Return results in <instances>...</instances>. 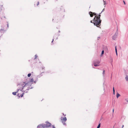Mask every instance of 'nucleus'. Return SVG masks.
<instances>
[{
	"label": "nucleus",
	"instance_id": "obj_1",
	"mask_svg": "<svg viewBox=\"0 0 128 128\" xmlns=\"http://www.w3.org/2000/svg\"><path fill=\"white\" fill-rule=\"evenodd\" d=\"M18 86L20 88L21 87L22 88L20 90V89L18 90L17 91V92L18 93V95L19 97H22L24 94V92L22 91V90L24 89V90H23V91L24 92L25 91V90H28L29 89L28 88L26 89H25L26 88V87H27V88H28V86L26 84H25V82H22L20 84L18 85Z\"/></svg>",
	"mask_w": 128,
	"mask_h": 128
},
{
	"label": "nucleus",
	"instance_id": "obj_2",
	"mask_svg": "<svg viewBox=\"0 0 128 128\" xmlns=\"http://www.w3.org/2000/svg\"><path fill=\"white\" fill-rule=\"evenodd\" d=\"M102 11L99 14L95 16L93 20V23L94 25L97 27H99L101 25L102 20L100 19L101 16L100 14L102 12Z\"/></svg>",
	"mask_w": 128,
	"mask_h": 128
},
{
	"label": "nucleus",
	"instance_id": "obj_3",
	"mask_svg": "<svg viewBox=\"0 0 128 128\" xmlns=\"http://www.w3.org/2000/svg\"><path fill=\"white\" fill-rule=\"evenodd\" d=\"M61 120L62 121V122L64 125H66V123L65 122L66 121L67 119L66 117L64 118L61 117Z\"/></svg>",
	"mask_w": 128,
	"mask_h": 128
},
{
	"label": "nucleus",
	"instance_id": "obj_4",
	"mask_svg": "<svg viewBox=\"0 0 128 128\" xmlns=\"http://www.w3.org/2000/svg\"><path fill=\"white\" fill-rule=\"evenodd\" d=\"M100 63V62L98 61H94L93 63L94 66H99V64Z\"/></svg>",
	"mask_w": 128,
	"mask_h": 128
},
{
	"label": "nucleus",
	"instance_id": "obj_5",
	"mask_svg": "<svg viewBox=\"0 0 128 128\" xmlns=\"http://www.w3.org/2000/svg\"><path fill=\"white\" fill-rule=\"evenodd\" d=\"M89 14H90V16L91 17H92L94 15H95V16H96L97 14L95 12H89Z\"/></svg>",
	"mask_w": 128,
	"mask_h": 128
},
{
	"label": "nucleus",
	"instance_id": "obj_6",
	"mask_svg": "<svg viewBox=\"0 0 128 128\" xmlns=\"http://www.w3.org/2000/svg\"><path fill=\"white\" fill-rule=\"evenodd\" d=\"M46 123V124H44L45 128L49 127L50 126L51 124L50 123L47 122Z\"/></svg>",
	"mask_w": 128,
	"mask_h": 128
},
{
	"label": "nucleus",
	"instance_id": "obj_7",
	"mask_svg": "<svg viewBox=\"0 0 128 128\" xmlns=\"http://www.w3.org/2000/svg\"><path fill=\"white\" fill-rule=\"evenodd\" d=\"M46 128L44 124H40L38 126V128Z\"/></svg>",
	"mask_w": 128,
	"mask_h": 128
},
{
	"label": "nucleus",
	"instance_id": "obj_8",
	"mask_svg": "<svg viewBox=\"0 0 128 128\" xmlns=\"http://www.w3.org/2000/svg\"><path fill=\"white\" fill-rule=\"evenodd\" d=\"M120 96V94H118V93H117L116 94V96L117 98H118L119 96Z\"/></svg>",
	"mask_w": 128,
	"mask_h": 128
},
{
	"label": "nucleus",
	"instance_id": "obj_9",
	"mask_svg": "<svg viewBox=\"0 0 128 128\" xmlns=\"http://www.w3.org/2000/svg\"><path fill=\"white\" fill-rule=\"evenodd\" d=\"M17 92H12V94L13 95H16Z\"/></svg>",
	"mask_w": 128,
	"mask_h": 128
},
{
	"label": "nucleus",
	"instance_id": "obj_10",
	"mask_svg": "<svg viewBox=\"0 0 128 128\" xmlns=\"http://www.w3.org/2000/svg\"><path fill=\"white\" fill-rule=\"evenodd\" d=\"M34 81L33 78H31L30 80V82H33Z\"/></svg>",
	"mask_w": 128,
	"mask_h": 128
},
{
	"label": "nucleus",
	"instance_id": "obj_11",
	"mask_svg": "<svg viewBox=\"0 0 128 128\" xmlns=\"http://www.w3.org/2000/svg\"><path fill=\"white\" fill-rule=\"evenodd\" d=\"M126 79V80L128 81V76H126V78H125Z\"/></svg>",
	"mask_w": 128,
	"mask_h": 128
},
{
	"label": "nucleus",
	"instance_id": "obj_12",
	"mask_svg": "<svg viewBox=\"0 0 128 128\" xmlns=\"http://www.w3.org/2000/svg\"><path fill=\"white\" fill-rule=\"evenodd\" d=\"M100 123L98 125V126L97 127V128H100Z\"/></svg>",
	"mask_w": 128,
	"mask_h": 128
},
{
	"label": "nucleus",
	"instance_id": "obj_13",
	"mask_svg": "<svg viewBox=\"0 0 128 128\" xmlns=\"http://www.w3.org/2000/svg\"><path fill=\"white\" fill-rule=\"evenodd\" d=\"M31 75V74L30 73L28 75V77H30Z\"/></svg>",
	"mask_w": 128,
	"mask_h": 128
},
{
	"label": "nucleus",
	"instance_id": "obj_14",
	"mask_svg": "<svg viewBox=\"0 0 128 128\" xmlns=\"http://www.w3.org/2000/svg\"><path fill=\"white\" fill-rule=\"evenodd\" d=\"M38 57V56L36 55L35 56V59H36Z\"/></svg>",
	"mask_w": 128,
	"mask_h": 128
},
{
	"label": "nucleus",
	"instance_id": "obj_15",
	"mask_svg": "<svg viewBox=\"0 0 128 128\" xmlns=\"http://www.w3.org/2000/svg\"><path fill=\"white\" fill-rule=\"evenodd\" d=\"M39 4V2H38L36 4V6H38Z\"/></svg>",
	"mask_w": 128,
	"mask_h": 128
},
{
	"label": "nucleus",
	"instance_id": "obj_16",
	"mask_svg": "<svg viewBox=\"0 0 128 128\" xmlns=\"http://www.w3.org/2000/svg\"><path fill=\"white\" fill-rule=\"evenodd\" d=\"M104 50H102V52L101 54L102 55V54H104Z\"/></svg>",
	"mask_w": 128,
	"mask_h": 128
},
{
	"label": "nucleus",
	"instance_id": "obj_17",
	"mask_svg": "<svg viewBox=\"0 0 128 128\" xmlns=\"http://www.w3.org/2000/svg\"><path fill=\"white\" fill-rule=\"evenodd\" d=\"M115 51H116V52H117V49L116 48V46L115 47Z\"/></svg>",
	"mask_w": 128,
	"mask_h": 128
},
{
	"label": "nucleus",
	"instance_id": "obj_18",
	"mask_svg": "<svg viewBox=\"0 0 128 128\" xmlns=\"http://www.w3.org/2000/svg\"><path fill=\"white\" fill-rule=\"evenodd\" d=\"M105 71L104 70L103 71V74H104L105 73Z\"/></svg>",
	"mask_w": 128,
	"mask_h": 128
},
{
	"label": "nucleus",
	"instance_id": "obj_19",
	"mask_svg": "<svg viewBox=\"0 0 128 128\" xmlns=\"http://www.w3.org/2000/svg\"><path fill=\"white\" fill-rule=\"evenodd\" d=\"M123 2L124 3V4L125 5L126 4V3H125V1L124 0Z\"/></svg>",
	"mask_w": 128,
	"mask_h": 128
},
{
	"label": "nucleus",
	"instance_id": "obj_20",
	"mask_svg": "<svg viewBox=\"0 0 128 128\" xmlns=\"http://www.w3.org/2000/svg\"><path fill=\"white\" fill-rule=\"evenodd\" d=\"M90 22L91 23H93V22H92V20L90 21Z\"/></svg>",
	"mask_w": 128,
	"mask_h": 128
},
{
	"label": "nucleus",
	"instance_id": "obj_21",
	"mask_svg": "<svg viewBox=\"0 0 128 128\" xmlns=\"http://www.w3.org/2000/svg\"><path fill=\"white\" fill-rule=\"evenodd\" d=\"M113 94H115V90H114V91H113Z\"/></svg>",
	"mask_w": 128,
	"mask_h": 128
},
{
	"label": "nucleus",
	"instance_id": "obj_22",
	"mask_svg": "<svg viewBox=\"0 0 128 128\" xmlns=\"http://www.w3.org/2000/svg\"><path fill=\"white\" fill-rule=\"evenodd\" d=\"M114 87H113V91H114Z\"/></svg>",
	"mask_w": 128,
	"mask_h": 128
},
{
	"label": "nucleus",
	"instance_id": "obj_23",
	"mask_svg": "<svg viewBox=\"0 0 128 128\" xmlns=\"http://www.w3.org/2000/svg\"><path fill=\"white\" fill-rule=\"evenodd\" d=\"M53 128H56L54 126H52Z\"/></svg>",
	"mask_w": 128,
	"mask_h": 128
},
{
	"label": "nucleus",
	"instance_id": "obj_24",
	"mask_svg": "<svg viewBox=\"0 0 128 128\" xmlns=\"http://www.w3.org/2000/svg\"><path fill=\"white\" fill-rule=\"evenodd\" d=\"M54 40V39H52V43L53 42Z\"/></svg>",
	"mask_w": 128,
	"mask_h": 128
},
{
	"label": "nucleus",
	"instance_id": "obj_25",
	"mask_svg": "<svg viewBox=\"0 0 128 128\" xmlns=\"http://www.w3.org/2000/svg\"><path fill=\"white\" fill-rule=\"evenodd\" d=\"M124 127V125H123L122 126V128H123Z\"/></svg>",
	"mask_w": 128,
	"mask_h": 128
},
{
	"label": "nucleus",
	"instance_id": "obj_26",
	"mask_svg": "<svg viewBox=\"0 0 128 128\" xmlns=\"http://www.w3.org/2000/svg\"><path fill=\"white\" fill-rule=\"evenodd\" d=\"M116 55L117 56V52H116Z\"/></svg>",
	"mask_w": 128,
	"mask_h": 128
},
{
	"label": "nucleus",
	"instance_id": "obj_27",
	"mask_svg": "<svg viewBox=\"0 0 128 128\" xmlns=\"http://www.w3.org/2000/svg\"><path fill=\"white\" fill-rule=\"evenodd\" d=\"M114 109H113V110H112L113 112H114Z\"/></svg>",
	"mask_w": 128,
	"mask_h": 128
},
{
	"label": "nucleus",
	"instance_id": "obj_28",
	"mask_svg": "<svg viewBox=\"0 0 128 128\" xmlns=\"http://www.w3.org/2000/svg\"><path fill=\"white\" fill-rule=\"evenodd\" d=\"M104 10V9L103 10Z\"/></svg>",
	"mask_w": 128,
	"mask_h": 128
},
{
	"label": "nucleus",
	"instance_id": "obj_29",
	"mask_svg": "<svg viewBox=\"0 0 128 128\" xmlns=\"http://www.w3.org/2000/svg\"><path fill=\"white\" fill-rule=\"evenodd\" d=\"M59 32H60V31H59Z\"/></svg>",
	"mask_w": 128,
	"mask_h": 128
},
{
	"label": "nucleus",
	"instance_id": "obj_30",
	"mask_svg": "<svg viewBox=\"0 0 128 128\" xmlns=\"http://www.w3.org/2000/svg\"><path fill=\"white\" fill-rule=\"evenodd\" d=\"M56 0L57 1L58 0Z\"/></svg>",
	"mask_w": 128,
	"mask_h": 128
}]
</instances>
